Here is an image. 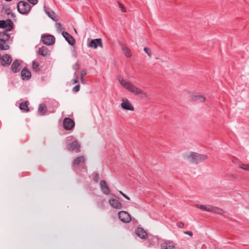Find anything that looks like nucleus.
Wrapping results in <instances>:
<instances>
[{
	"mask_svg": "<svg viewBox=\"0 0 249 249\" xmlns=\"http://www.w3.org/2000/svg\"><path fill=\"white\" fill-rule=\"evenodd\" d=\"M19 108L20 109L23 110L25 112H28L29 111V108L28 107V101H25L21 102L19 104Z\"/></svg>",
	"mask_w": 249,
	"mask_h": 249,
	"instance_id": "a878e982",
	"label": "nucleus"
},
{
	"mask_svg": "<svg viewBox=\"0 0 249 249\" xmlns=\"http://www.w3.org/2000/svg\"><path fill=\"white\" fill-rule=\"evenodd\" d=\"M121 107L122 108L125 110L133 111L134 108L131 104L129 102L128 99H125L123 100V102L121 103Z\"/></svg>",
	"mask_w": 249,
	"mask_h": 249,
	"instance_id": "2eb2a0df",
	"label": "nucleus"
},
{
	"mask_svg": "<svg viewBox=\"0 0 249 249\" xmlns=\"http://www.w3.org/2000/svg\"><path fill=\"white\" fill-rule=\"evenodd\" d=\"M197 207L207 212H210L211 211V206H210L209 208H207L205 205H197Z\"/></svg>",
	"mask_w": 249,
	"mask_h": 249,
	"instance_id": "c756f323",
	"label": "nucleus"
},
{
	"mask_svg": "<svg viewBox=\"0 0 249 249\" xmlns=\"http://www.w3.org/2000/svg\"><path fill=\"white\" fill-rule=\"evenodd\" d=\"M149 244L151 245H154V243H152V242L151 243H149Z\"/></svg>",
	"mask_w": 249,
	"mask_h": 249,
	"instance_id": "8fccbe9b",
	"label": "nucleus"
},
{
	"mask_svg": "<svg viewBox=\"0 0 249 249\" xmlns=\"http://www.w3.org/2000/svg\"><path fill=\"white\" fill-rule=\"evenodd\" d=\"M56 27L58 29H60L62 27L61 24L60 23L57 22L56 23Z\"/></svg>",
	"mask_w": 249,
	"mask_h": 249,
	"instance_id": "79ce46f5",
	"label": "nucleus"
},
{
	"mask_svg": "<svg viewBox=\"0 0 249 249\" xmlns=\"http://www.w3.org/2000/svg\"><path fill=\"white\" fill-rule=\"evenodd\" d=\"M225 177L228 179H232L233 178H237V176L235 174L232 173H228L225 175Z\"/></svg>",
	"mask_w": 249,
	"mask_h": 249,
	"instance_id": "7c9ffc66",
	"label": "nucleus"
},
{
	"mask_svg": "<svg viewBox=\"0 0 249 249\" xmlns=\"http://www.w3.org/2000/svg\"><path fill=\"white\" fill-rule=\"evenodd\" d=\"M118 216L120 220L124 223H128L131 220L130 215L125 211H120L118 213Z\"/></svg>",
	"mask_w": 249,
	"mask_h": 249,
	"instance_id": "9d476101",
	"label": "nucleus"
},
{
	"mask_svg": "<svg viewBox=\"0 0 249 249\" xmlns=\"http://www.w3.org/2000/svg\"><path fill=\"white\" fill-rule=\"evenodd\" d=\"M123 196L127 200H130V197L125 194H123Z\"/></svg>",
	"mask_w": 249,
	"mask_h": 249,
	"instance_id": "a18cd8bd",
	"label": "nucleus"
},
{
	"mask_svg": "<svg viewBox=\"0 0 249 249\" xmlns=\"http://www.w3.org/2000/svg\"><path fill=\"white\" fill-rule=\"evenodd\" d=\"M211 210H212L210 211L211 212L218 214H223L224 213V211L223 209L213 206H211Z\"/></svg>",
	"mask_w": 249,
	"mask_h": 249,
	"instance_id": "bb28decb",
	"label": "nucleus"
},
{
	"mask_svg": "<svg viewBox=\"0 0 249 249\" xmlns=\"http://www.w3.org/2000/svg\"><path fill=\"white\" fill-rule=\"evenodd\" d=\"M71 166L74 169L80 167V169H86V158L84 156H80L75 158L71 162Z\"/></svg>",
	"mask_w": 249,
	"mask_h": 249,
	"instance_id": "f03ea898",
	"label": "nucleus"
},
{
	"mask_svg": "<svg viewBox=\"0 0 249 249\" xmlns=\"http://www.w3.org/2000/svg\"><path fill=\"white\" fill-rule=\"evenodd\" d=\"M119 81L121 85L129 91L136 95H140L142 98L147 97V94L141 89L137 88L130 83L127 82L123 79H119Z\"/></svg>",
	"mask_w": 249,
	"mask_h": 249,
	"instance_id": "f257e3e1",
	"label": "nucleus"
},
{
	"mask_svg": "<svg viewBox=\"0 0 249 249\" xmlns=\"http://www.w3.org/2000/svg\"><path fill=\"white\" fill-rule=\"evenodd\" d=\"M31 8L30 4L25 1H19L17 4L18 11L22 15L28 14Z\"/></svg>",
	"mask_w": 249,
	"mask_h": 249,
	"instance_id": "7ed1b4c3",
	"label": "nucleus"
},
{
	"mask_svg": "<svg viewBox=\"0 0 249 249\" xmlns=\"http://www.w3.org/2000/svg\"><path fill=\"white\" fill-rule=\"evenodd\" d=\"M0 50H4V45L3 44H0Z\"/></svg>",
	"mask_w": 249,
	"mask_h": 249,
	"instance_id": "c03bdc74",
	"label": "nucleus"
},
{
	"mask_svg": "<svg viewBox=\"0 0 249 249\" xmlns=\"http://www.w3.org/2000/svg\"><path fill=\"white\" fill-rule=\"evenodd\" d=\"M29 2L33 5H36L38 2V0H27Z\"/></svg>",
	"mask_w": 249,
	"mask_h": 249,
	"instance_id": "58836bf2",
	"label": "nucleus"
},
{
	"mask_svg": "<svg viewBox=\"0 0 249 249\" xmlns=\"http://www.w3.org/2000/svg\"><path fill=\"white\" fill-rule=\"evenodd\" d=\"M93 180L95 181V182H98L99 180H100V177H99V175L98 173L97 172H95L93 173Z\"/></svg>",
	"mask_w": 249,
	"mask_h": 249,
	"instance_id": "2f4dec72",
	"label": "nucleus"
},
{
	"mask_svg": "<svg viewBox=\"0 0 249 249\" xmlns=\"http://www.w3.org/2000/svg\"><path fill=\"white\" fill-rule=\"evenodd\" d=\"M21 62L18 59L15 60L11 65V71L13 73L19 72L21 69Z\"/></svg>",
	"mask_w": 249,
	"mask_h": 249,
	"instance_id": "ddd939ff",
	"label": "nucleus"
},
{
	"mask_svg": "<svg viewBox=\"0 0 249 249\" xmlns=\"http://www.w3.org/2000/svg\"><path fill=\"white\" fill-rule=\"evenodd\" d=\"M109 203L113 208L116 209H121L122 207L121 203L115 198L109 199Z\"/></svg>",
	"mask_w": 249,
	"mask_h": 249,
	"instance_id": "f3484780",
	"label": "nucleus"
},
{
	"mask_svg": "<svg viewBox=\"0 0 249 249\" xmlns=\"http://www.w3.org/2000/svg\"><path fill=\"white\" fill-rule=\"evenodd\" d=\"M12 57L9 54H5L1 56L0 63L3 66H8L12 62Z\"/></svg>",
	"mask_w": 249,
	"mask_h": 249,
	"instance_id": "9b49d317",
	"label": "nucleus"
},
{
	"mask_svg": "<svg viewBox=\"0 0 249 249\" xmlns=\"http://www.w3.org/2000/svg\"><path fill=\"white\" fill-rule=\"evenodd\" d=\"M32 69L35 72H38L40 71L39 64L35 61H33L32 62Z\"/></svg>",
	"mask_w": 249,
	"mask_h": 249,
	"instance_id": "cd10ccee",
	"label": "nucleus"
},
{
	"mask_svg": "<svg viewBox=\"0 0 249 249\" xmlns=\"http://www.w3.org/2000/svg\"><path fill=\"white\" fill-rule=\"evenodd\" d=\"M46 13L48 16L51 18L54 21H57L58 20L57 17L55 16V13L50 8H47L46 10Z\"/></svg>",
	"mask_w": 249,
	"mask_h": 249,
	"instance_id": "b1692460",
	"label": "nucleus"
},
{
	"mask_svg": "<svg viewBox=\"0 0 249 249\" xmlns=\"http://www.w3.org/2000/svg\"><path fill=\"white\" fill-rule=\"evenodd\" d=\"M38 53L43 56H48L50 55V51L45 46H42L38 49Z\"/></svg>",
	"mask_w": 249,
	"mask_h": 249,
	"instance_id": "4be33fe9",
	"label": "nucleus"
},
{
	"mask_svg": "<svg viewBox=\"0 0 249 249\" xmlns=\"http://www.w3.org/2000/svg\"><path fill=\"white\" fill-rule=\"evenodd\" d=\"M177 226L179 228H183L184 227V224L182 222L178 221L177 223Z\"/></svg>",
	"mask_w": 249,
	"mask_h": 249,
	"instance_id": "e433bc0d",
	"label": "nucleus"
},
{
	"mask_svg": "<svg viewBox=\"0 0 249 249\" xmlns=\"http://www.w3.org/2000/svg\"><path fill=\"white\" fill-rule=\"evenodd\" d=\"M6 0V1H11L12 0Z\"/></svg>",
	"mask_w": 249,
	"mask_h": 249,
	"instance_id": "3c124183",
	"label": "nucleus"
},
{
	"mask_svg": "<svg viewBox=\"0 0 249 249\" xmlns=\"http://www.w3.org/2000/svg\"><path fill=\"white\" fill-rule=\"evenodd\" d=\"M88 41L87 46L89 48L96 49L97 48L98 46H99L101 48L103 47L102 39L101 38L91 40L89 38H88Z\"/></svg>",
	"mask_w": 249,
	"mask_h": 249,
	"instance_id": "39448f33",
	"label": "nucleus"
},
{
	"mask_svg": "<svg viewBox=\"0 0 249 249\" xmlns=\"http://www.w3.org/2000/svg\"><path fill=\"white\" fill-rule=\"evenodd\" d=\"M10 15H11V17H12V18H15V17H16V16H15V14H14V13H12V12H11V14H10Z\"/></svg>",
	"mask_w": 249,
	"mask_h": 249,
	"instance_id": "de8ad7c7",
	"label": "nucleus"
},
{
	"mask_svg": "<svg viewBox=\"0 0 249 249\" xmlns=\"http://www.w3.org/2000/svg\"><path fill=\"white\" fill-rule=\"evenodd\" d=\"M47 108L44 104H41L39 105L38 108V113L40 116L45 115L47 112Z\"/></svg>",
	"mask_w": 249,
	"mask_h": 249,
	"instance_id": "5701e85b",
	"label": "nucleus"
},
{
	"mask_svg": "<svg viewBox=\"0 0 249 249\" xmlns=\"http://www.w3.org/2000/svg\"><path fill=\"white\" fill-rule=\"evenodd\" d=\"M73 91L75 92H78L80 90V85H77L73 88Z\"/></svg>",
	"mask_w": 249,
	"mask_h": 249,
	"instance_id": "4c0bfd02",
	"label": "nucleus"
},
{
	"mask_svg": "<svg viewBox=\"0 0 249 249\" xmlns=\"http://www.w3.org/2000/svg\"><path fill=\"white\" fill-rule=\"evenodd\" d=\"M67 147V149L71 152H74L75 153L80 152V145L77 140H75L69 143Z\"/></svg>",
	"mask_w": 249,
	"mask_h": 249,
	"instance_id": "1a4fd4ad",
	"label": "nucleus"
},
{
	"mask_svg": "<svg viewBox=\"0 0 249 249\" xmlns=\"http://www.w3.org/2000/svg\"><path fill=\"white\" fill-rule=\"evenodd\" d=\"M10 48V46L8 45H6L4 46V50H8Z\"/></svg>",
	"mask_w": 249,
	"mask_h": 249,
	"instance_id": "49530a36",
	"label": "nucleus"
},
{
	"mask_svg": "<svg viewBox=\"0 0 249 249\" xmlns=\"http://www.w3.org/2000/svg\"><path fill=\"white\" fill-rule=\"evenodd\" d=\"M122 49L124 52V53L125 56L126 57H130L131 56V53L130 50L126 46H125L124 44H121Z\"/></svg>",
	"mask_w": 249,
	"mask_h": 249,
	"instance_id": "393cba45",
	"label": "nucleus"
},
{
	"mask_svg": "<svg viewBox=\"0 0 249 249\" xmlns=\"http://www.w3.org/2000/svg\"><path fill=\"white\" fill-rule=\"evenodd\" d=\"M14 27V23L11 19L0 20V28L5 29L6 31H11Z\"/></svg>",
	"mask_w": 249,
	"mask_h": 249,
	"instance_id": "423d86ee",
	"label": "nucleus"
},
{
	"mask_svg": "<svg viewBox=\"0 0 249 249\" xmlns=\"http://www.w3.org/2000/svg\"><path fill=\"white\" fill-rule=\"evenodd\" d=\"M21 75L24 80H29L31 77V72L26 68H23L21 71Z\"/></svg>",
	"mask_w": 249,
	"mask_h": 249,
	"instance_id": "6ab92c4d",
	"label": "nucleus"
},
{
	"mask_svg": "<svg viewBox=\"0 0 249 249\" xmlns=\"http://www.w3.org/2000/svg\"><path fill=\"white\" fill-rule=\"evenodd\" d=\"M119 193L120 194H121L122 196L123 195V194H124V193L122 191H119Z\"/></svg>",
	"mask_w": 249,
	"mask_h": 249,
	"instance_id": "09e8293b",
	"label": "nucleus"
},
{
	"mask_svg": "<svg viewBox=\"0 0 249 249\" xmlns=\"http://www.w3.org/2000/svg\"><path fill=\"white\" fill-rule=\"evenodd\" d=\"M136 234L142 239H146L148 237L147 233L142 228H137L135 229Z\"/></svg>",
	"mask_w": 249,
	"mask_h": 249,
	"instance_id": "4468645a",
	"label": "nucleus"
},
{
	"mask_svg": "<svg viewBox=\"0 0 249 249\" xmlns=\"http://www.w3.org/2000/svg\"><path fill=\"white\" fill-rule=\"evenodd\" d=\"M191 101L203 103L206 101V98L201 95H193L191 97Z\"/></svg>",
	"mask_w": 249,
	"mask_h": 249,
	"instance_id": "aec40b11",
	"label": "nucleus"
},
{
	"mask_svg": "<svg viewBox=\"0 0 249 249\" xmlns=\"http://www.w3.org/2000/svg\"><path fill=\"white\" fill-rule=\"evenodd\" d=\"M9 31L5 30L0 33V42L5 43L8 41L10 37V35L7 32Z\"/></svg>",
	"mask_w": 249,
	"mask_h": 249,
	"instance_id": "a211bd4d",
	"label": "nucleus"
},
{
	"mask_svg": "<svg viewBox=\"0 0 249 249\" xmlns=\"http://www.w3.org/2000/svg\"><path fill=\"white\" fill-rule=\"evenodd\" d=\"M62 34L70 45L73 46L75 44V40L71 35L66 31L62 32Z\"/></svg>",
	"mask_w": 249,
	"mask_h": 249,
	"instance_id": "f8f14e48",
	"label": "nucleus"
},
{
	"mask_svg": "<svg viewBox=\"0 0 249 249\" xmlns=\"http://www.w3.org/2000/svg\"><path fill=\"white\" fill-rule=\"evenodd\" d=\"M148 240L150 241L151 240L150 237H148Z\"/></svg>",
	"mask_w": 249,
	"mask_h": 249,
	"instance_id": "603ef678",
	"label": "nucleus"
},
{
	"mask_svg": "<svg viewBox=\"0 0 249 249\" xmlns=\"http://www.w3.org/2000/svg\"><path fill=\"white\" fill-rule=\"evenodd\" d=\"M118 5L119 6V8H120L121 10L123 12L125 13L126 12V9L124 6L121 3L118 2Z\"/></svg>",
	"mask_w": 249,
	"mask_h": 249,
	"instance_id": "72a5a7b5",
	"label": "nucleus"
},
{
	"mask_svg": "<svg viewBox=\"0 0 249 249\" xmlns=\"http://www.w3.org/2000/svg\"><path fill=\"white\" fill-rule=\"evenodd\" d=\"M162 249H175L174 242L170 240L166 241L164 244L161 245Z\"/></svg>",
	"mask_w": 249,
	"mask_h": 249,
	"instance_id": "412c9836",
	"label": "nucleus"
},
{
	"mask_svg": "<svg viewBox=\"0 0 249 249\" xmlns=\"http://www.w3.org/2000/svg\"><path fill=\"white\" fill-rule=\"evenodd\" d=\"M63 126L66 130H70L73 128L75 125L74 121L68 117L65 118L63 122Z\"/></svg>",
	"mask_w": 249,
	"mask_h": 249,
	"instance_id": "6e6552de",
	"label": "nucleus"
},
{
	"mask_svg": "<svg viewBox=\"0 0 249 249\" xmlns=\"http://www.w3.org/2000/svg\"><path fill=\"white\" fill-rule=\"evenodd\" d=\"M238 167L244 170L249 171V164L242 163L238 165Z\"/></svg>",
	"mask_w": 249,
	"mask_h": 249,
	"instance_id": "c85d7f7f",
	"label": "nucleus"
},
{
	"mask_svg": "<svg viewBox=\"0 0 249 249\" xmlns=\"http://www.w3.org/2000/svg\"><path fill=\"white\" fill-rule=\"evenodd\" d=\"M41 39L43 43L46 45H52L55 42V37L53 35H43Z\"/></svg>",
	"mask_w": 249,
	"mask_h": 249,
	"instance_id": "0eeeda50",
	"label": "nucleus"
},
{
	"mask_svg": "<svg viewBox=\"0 0 249 249\" xmlns=\"http://www.w3.org/2000/svg\"><path fill=\"white\" fill-rule=\"evenodd\" d=\"M74 78L73 79V84H77L79 82V77L78 75L76 74V73L75 72L74 73Z\"/></svg>",
	"mask_w": 249,
	"mask_h": 249,
	"instance_id": "f704fd0d",
	"label": "nucleus"
},
{
	"mask_svg": "<svg viewBox=\"0 0 249 249\" xmlns=\"http://www.w3.org/2000/svg\"><path fill=\"white\" fill-rule=\"evenodd\" d=\"M143 51L149 57L151 56L152 53L149 48L145 47L143 49Z\"/></svg>",
	"mask_w": 249,
	"mask_h": 249,
	"instance_id": "473e14b6",
	"label": "nucleus"
},
{
	"mask_svg": "<svg viewBox=\"0 0 249 249\" xmlns=\"http://www.w3.org/2000/svg\"><path fill=\"white\" fill-rule=\"evenodd\" d=\"M100 187L102 192L106 195L110 194V190L107 186L106 181L105 180H102L100 181Z\"/></svg>",
	"mask_w": 249,
	"mask_h": 249,
	"instance_id": "dca6fc26",
	"label": "nucleus"
},
{
	"mask_svg": "<svg viewBox=\"0 0 249 249\" xmlns=\"http://www.w3.org/2000/svg\"><path fill=\"white\" fill-rule=\"evenodd\" d=\"M183 233L185 234L188 235H189L191 237L193 236L192 232L190 231H185L183 232Z\"/></svg>",
	"mask_w": 249,
	"mask_h": 249,
	"instance_id": "a19ab883",
	"label": "nucleus"
},
{
	"mask_svg": "<svg viewBox=\"0 0 249 249\" xmlns=\"http://www.w3.org/2000/svg\"><path fill=\"white\" fill-rule=\"evenodd\" d=\"M87 75V71L86 69H83L81 71L80 77H84Z\"/></svg>",
	"mask_w": 249,
	"mask_h": 249,
	"instance_id": "c9c22d12",
	"label": "nucleus"
},
{
	"mask_svg": "<svg viewBox=\"0 0 249 249\" xmlns=\"http://www.w3.org/2000/svg\"><path fill=\"white\" fill-rule=\"evenodd\" d=\"M80 80H81V82L82 84H85L86 83V81L84 79V77H80Z\"/></svg>",
	"mask_w": 249,
	"mask_h": 249,
	"instance_id": "37998d69",
	"label": "nucleus"
},
{
	"mask_svg": "<svg viewBox=\"0 0 249 249\" xmlns=\"http://www.w3.org/2000/svg\"><path fill=\"white\" fill-rule=\"evenodd\" d=\"M4 14L7 15H9L11 12V10L10 8H7V9H6L5 10H4Z\"/></svg>",
	"mask_w": 249,
	"mask_h": 249,
	"instance_id": "ea45409f",
	"label": "nucleus"
},
{
	"mask_svg": "<svg viewBox=\"0 0 249 249\" xmlns=\"http://www.w3.org/2000/svg\"><path fill=\"white\" fill-rule=\"evenodd\" d=\"M190 161L192 163H198L201 162L208 158L205 154H199L195 152H192L190 155Z\"/></svg>",
	"mask_w": 249,
	"mask_h": 249,
	"instance_id": "20e7f679",
	"label": "nucleus"
}]
</instances>
